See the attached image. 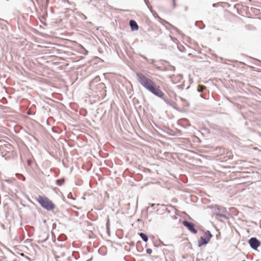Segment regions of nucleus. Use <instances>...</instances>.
I'll use <instances>...</instances> for the list:
<instances>
[{"mask_svg":"<svg viewBox=\"0 0 261 261\" xmlns=\"http://www.w3.org/2000/svg\"><path fill=\"white\" fill-rule=\"evenodd\" d=\"M136 75L138 81L143 87L156 96L163 99L167 103H169L168 99L165 98V94L161 91L160 86L141 72L136 73Z\"/></svg>","mask_w":261,"mask_h":261,"instance_id":"1","label":"nucleus"},{"mask_svg":"<svg viewBox=\"0 0 261 261\" xmlns=\"http://www.w3.org/2000/svg\"><path fill=\"white\" fill-rule=\"evenodd\" d=\"M37 201L42 207L47 211H51L55 207V205L46 197L39 196Z\"/></svg>","mask_w":261,"mask_h":261,"instance_id":"2","label":"nucleus"},{"mask_svg":"<svg viewBox=\"0 0 261 261\" xmlns=\"http://www.w3.org/2000/svg\"><path fill=\"white\" fill-rule=\"evenodd\" d=\"M95 87L93 88H90V90L94 91L95 93L98 92H100L101 96H105L106 95V87L105 84L103 83H98L95 85Z\"/></svg>","mask_w":261,"mask_h":261,"instance_id":"3","label":"nucleus"},{"mask_svg":"<svg viewBox=\"0 0 261 261\" xmlns=\"http://www.w3.org/2000/svg\"><path fill=\"white\" fill-rule=\"evenodd\" d=\"M205 237H201L200 240H198V247H201L202 245H206L207 244L211 238L212 237V234L210 230H207L205 232Z\"/></svg>","mask_w":261,"mask_h":261,"instance_id":"4","label":"nucleus"},{"mask_svg":"<svg viewBox=\"0 0 261 261\" xmlns=\"http://www.w3.org/2000/svg\"><path fill=\"white\" fill-rule=\"evenodd\" d=\"M248 243L250 247L256 250L257 248L260 245V242L256 238L252 237L248 240Z\"/></svg>","mask_w":261,"mask_h":261,"instance_id":"5","label":"nucleus"},{"mask_svg":"<svg viewBox=\"0 0 261 261\" xmlns=\"http://www.w3.org/2000/svg\"><path fill=\"white\" fill-rule=\"evenodd\" d=\"M182 224L184 226L187 227V228L193 233L196 234L197 233V230L195 228V225L193 223L187 220H184L182 222Z\"/></svg>","mask_w":261,"mask_h":261,"instance_id":"6","label":"nucleus"},{"mask_svg":"<svg viewBox=\"0 0 261 261\" xmlns=\"http://www.w3.org/2000/svg\"><path fill=\"white\" fill-rule=\"evenodd\" d=\"M100 79L99 76H96L90 83L89 88H94L95 85H96L98 83H100Z\"/></svg>","mask_w":261,"mask_h":261,"instance_id":"7","label":"nucleus"},{"mask_svg":"<svg viewBox=\"0 0 261 261\" xmlns=\"http://www.w3.org/2000/svg\"><path fill=\"white\" fill-rule=\"evenodd\" d=\"M79 257V256L76 253L73 252L71 255L67 257L65 261H77Z\"/></svg>","mask_w":261,"mask_h":261,"instance_id":"8","label":"nucleus"},{"mask_svg":"<svg viewBox=\"0 0 261 261\" xmlns=\"http://www.w3.org/2000/svg\"><path fill=\"white\" fill-rule=\"evenodd\" d=\"M129 25L133 31H137L139 29L138 25L134 20H130L129 21Z\"/></svg>","mask_w":261,"mask_h":261,"instance_id":"9","label":"nucleus"},{"mask_svg":"<svg viewBox=\"0 0 261 261\" xmlns=\"http://www.w3.org/2000/svg\"><path fill=\"white\" fill-rule=\"evenodd\" d=\"M139 235L141 238V239H142V240L143 241H144L145 242H146L148 241V237L146 234H145L144 233H143V232H140V233H139Z\"/></svg>","mask_w":261,"mask_h":261,"instance_id":"10","label":"nucleus"},{"mask_svg":"<svg viewBox=\"0 0 261 261\" xmlns=\"http://www.w3.org/2000/svg\"><path fill=\"white\" fill-rule=\"evenodd\" d=\"M217 210L219 211V213L221 214L226 213H227V210L226 208L222 207V206H219L218 205L216 206Z\"/></svg>","mask_w":261,"mask_h":261,"instance_id":"11","label":"nucleus"},{"mask_svg":"<svg viewBox=\"0 0 261 261\" xmlns=\"http://www.w3.org/2000/svg\"><path fill=\"white\" fill-rule=\"evenodd\" d=\"M215 215L217 219H218V217H221L225 219H228V217L225 214V213H215Z\"/></svg>","mask_w":261,"mask_h":261,"instance_id":"12","label":"nucleus"},{"mask_svg":"<svg viewBox=\"0 0 261 261\" xmlns=\"http://www.w3.org/2000/svg\"><path fill=\"white\" fill-rule=\"evenodd\" d=\"M195 25L198 27L200 29H202L204 27V25L202 21L195 22Z\"/></svg>","mask_w":261,"mask_h":261,"instance_id":"13","label":"nucleus"},{"mask_svg":"<svg viewBox=\"0 0 261 261\" xmlns=\"http://www.w3.org/2000/svg\"><path fill=\"white\" fill-rule=\"evenodd\" d=\"M64 179L63 178L62 179H58L56 180V184L59 186H61L64 183Z\"/></svg>","mask_w":261,"mask_h":261,"instance_id":"14","label":"nucleus"},{"mask_svg":"<svg viewBox=\"0 0 261 261\" xmlns=\"http://www.w3.org/2000/svg\"><path fill=\"white\" fill-rule=\"evenodd\" d=\"M205 89V87L202 85H199L198 87V91L199 92H202Z\"/></svg>","mask_w":261,"mask_h":261,"instance_id":"15","label":"nucleus"},{"mask_svg":"<svg viewBox=\"0 0 261 261\" xmlns=\"http://www.w3.org/2000/svg\"><path fill=\"white\" fill-rule=\"evenodd\" d=\"M15 180V179L14 178H7V179H5V181L6 182L9 183V184L13 182Z\"/></svg>","mask_w":261,"mask_h":261,"instance_id":"16","label":"nucleus"},{"mask_svg":"<svg viewBox=\"0 0 261 261\" xmlns=\"http://www.w3.org/2000/svg\"><path fill=\"white\" fill-rule=\"evenodd\" d=\"M162 206L164 208V210H165L167 213H168L169 214L171 213V211L168 209L166 205L162 204Z\"/></svg>","mask_w":261,"mask_h":261,"instance_id":"17","label":"nucleus"},{"mask_svg":"<svg viewBox=\"0 0 261 261\" xmlns=\"http://www.w3.org/2000/svg\"><path fill=\"white\" fill-rule=\"evenodd\" d=\"M107 231L108 233H109L110 232V227H109V221L107 223Z\"/></svg>","mask_w":261,"mask_h":261,"instance_id":"18","label":"nucleus"},{"mask_svg":"<svg viewBox=\"0 0 261 261\" xmlns=\"http://www.w3.org/2000/svg\"><path fill=\"white\" fill-rule=\"evenodd\" d=\"M146 252L147 254H150L152 253V249L148 248V249H146Z\"/></svg>","mask_w":261,"mask_h":261,"instance_id":"19","label":"nucleus"},{"mask_svg":"<svg viewBox=\"0 0 261 261\" xmlns=\"http://www.w3.org/2000/svg\"><path fill=\"white\" fill-rule=\"evenodd\" d=\"M42 234L44 237H45V238L44 239V241L46 240L48 238V234L46 233L45 232H43Z\"/></svg>","mask_w":261,"mask_h":261,"instance_id":"20","label":"nucleus"},{"mask_svg":"<svg viewBox=\"0 0 261 261\" xmlns=\"http://www.w3.org/2000/svg\"><path fill=\"white\" fill-rule=\"evenodd\" d=\"M170 37L171 38V39L174 42H176V41H177V39L173 37L172 36H170Z\"/></svg>","mask_w":261,"mask_h":261,"instance_id":"21","label":"nucleus"},{"mask_svg":"<svg viewBox=\"0 0 261 261\" xmlns=\"http://www.w3.org/2000/svg\"><path fill=\"white\" fill-rule=\"evenodd\" d=\"M172 1L173 3V8H175L176 7L175 0H172Z\"/></svg>","mask_w":261,"mask_h":261,"instance_id":"22","label":"nucleus"},{"mask_svg":"<svg viewBox=\"0 0 261 261\" xmlns=\"http://www.w3.org/2000/svg\"><path fill=\"white\" fill-rule=\"evenodd\" d=\"M178 48L179 50L180 51H183V49H185V47H184L183 46H178Z\"/></svg>","mask_w":261,"mask_h":261,"instance_id":"23","label":"nucleus"},{"mask_svg":"<svg viewBox=\"0 0 261 261\" xmlns=\"http://www.w3.org/2000/svg\"><path fill=\"white\" fill-rule=\"evenodd\" d=\"M174 30L176 31L178 34H180V31L177 28L174 27Z\"/></svg>","mask_w":261,"mask_h":261,"instance_id":"24","label":"nucleus"},{"mask_svg":"<svg viewBox=\"0 0 261 261\" xmlns=\"http://www.w3.org/2000/svg\"><path fill=\"white\" fill-rule=\"evenodd\" d=\"M141 57L142 58H143V59H144L145 60H146L147 62H149L148 59L147 58V57H145V56L141 55Z\"/></svg>","mask_w":261,"mask_h":261,"instance_id":"25","label":"nucleus"},{"mask_svg":"<svg viewBox=\"0 0 261 261\" xmlns=\"http://www.w3.org/2000/svg\"><path fill=\"white\" fill-rule=\"evenodd\" d=\"M155 205H156V204L152 203V204H150V206H151V207H153Z\"/></svg>","mask_w":261,"mask_h":261,"instance_id":"26","label":"nucleus"},{"mask_svg":"<svg viewBox=\"0 0 261 261\" xmlns=\"http://www.w3.org/2000/svg\"><path fill=\"white\" fill-rule=\"evenodd\" d=\"M169 207H170L172 208V210H174V207H173V206H169Z\"/></svg>","mask_w":261,"mask_h":261,"instance_id":"27","label":"nucleus"},{"mask_svg":"<svg viewBox=\"0 0 261 261\" xmlns=\"http://www.w3.org/2000/svg\"><path fill=\"white\" fill-rule=\"evenodd\" d=\"M144 1L145 2L146 4L147 5V0H144Z\"/></svg>","mask_w":261,"mask_h":261,"instance_id":"28","label":"nucleus"},{"mask_svg":"<svg viewBox=\"0 0 261 261\" xmlns=\"http://www.w3.org/2000/svg\"><path fill=\"white\" fill-rule=\"evenodd\" d=\"M155 62V61H154V60H152V63H153V62Z\"/></svg>","mask_w":261,"mask_h":261,"instance_id":"29","label":"nucleus"},{"mask_svg":"<svg viewBox=\"0 0 261 261\" xmlns=\"http://www.w3.org/2000/svg\"><path fill=\"white\" fill-rule=\"evenodd\" d=\"M141 221V220H140V219H139L138 220V221Z\"/></svg>","mask_w":261,"mask_h":261,"instance_id":"30","label":"nucleus"},{"mask_svg":"<svg viewBox=\"0 0 261 261\" xmlns=\"http://www.w3.org/2000/svg\"><path fill=\"white\" fill-rule=\"evenodd\" d=\"M242 261H245V260H242Z\"/></svg>","mask_w":261,"mask_h":261,"instance_id":"31","label":"nucleus"}]
</instances>
